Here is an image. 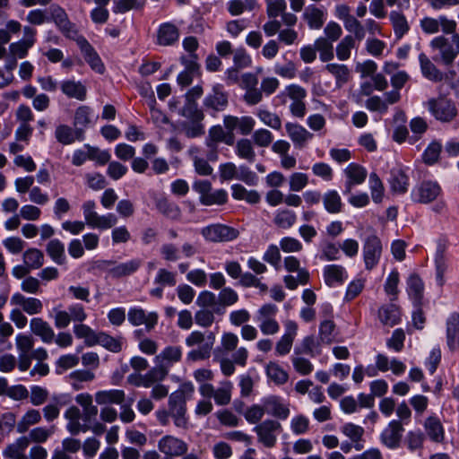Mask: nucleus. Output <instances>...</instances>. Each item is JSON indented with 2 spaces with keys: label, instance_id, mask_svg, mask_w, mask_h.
I'll return each instance as SVG.
<instances>
[{
  "label": "nucleus",
  "instance_id": "obj_35",
  "mask_svg": "<svg viewBox=\"0 0 459 459\" xmlns=\"http://www.w3.org/2000/svg\"><path fill=\"white\" fill-rule=\"evenodd\" d=\"M182 357V349L179 346H168L154 358V362L164 365L167 368L178 362Z\"/></svg>",
  "mask_w": 459,
  "mask_h": 459
},
{
  "label": "nucleus",
  "instance_id": "obj_44",
  "mask_svg": "<svg viewBox=\"0 0 459 459\" xmlns=\"http://www.w3.org/2000/svg\"><path fill=\"white\" fill-rule=\"evenodd\" d=\"M125 392L118 389L99 391L95 394V401L98 404H121L125 400Z\"/></svg>",
  "mask_w": 459,
  "mask_h": 459
},
{
  "label": "nucleus",
  "instance_id": "obj_4",
  "mask_svg": "<svg viewBox=\"0 0 459 459\" xmlns=\"http://www.w3.org/2000/svg\"><path fill=\"white\" fill-rule=\"evenodd\" d=\"M307 98V91L299 84H290L284 88L276 97L281 104L287 102V99L291 100L290 111L292 116L303 118L306 115L307 108L305 99Z\"/></svg>",
  "mask_w": 459,
  "mask_h": 459
},
{
  "label": "nucleus",
  "instance_id": "obj_30",
  "mask_svg": "<svg viewBox=\"0 0 459 459\" xmlns=\"http://www.w3.org/2000/svg\"><path fill=\"white\" fill-rule=\"evenodd\" d=\"M265 412L276 418L285 420L290 415V409L282 400L274 395L268 396L263 400Z\"/></svg>",
  "mask_w": 459,
  "mask_h": 459
},
{
  "label": "nucleus",
  "instance_id": "obj_52",
  "mask_svg": "<svg viewBox=\"0 0 459 459\" xmlns=\"http://www.w3.org/2000/svg\"><path fill=\"white\" fill-rule=\"evenodd\" d=\"M235 152L238 158L246 160L249 163H253L255 160V152L249 139L242 138L238 140L235 146Z\"/></svg>",
  "mask_w": 459,
  "mask_h": 459
},
{
  "label": "nucleus",
  "instance_id": "obj_2",
  "mask_svg": "<svg viewBox=\"0 0 459 459\" xmlns=\"http://www.w3.org/2000/svg\"><path fill=\"white\" fill-rule=\"evenodd\" d=\"M155 417L160 426H169L171 419L177 428L188 429L189 420L186 414V403L178 399L177 395H169L168 409H158L155 411Z\"/></svg>",
  "mask_w": 459,
  "mask_h": 459
},
{
  "label": "nucleus",
  "instance_id": "obj_63",
  "mask_svg": "<svg viewBox=\"0 0 459 459\" xmlns=\"http://www.w3.org/2000/svg\"><path fill=\"white\" fill-rule=\"evenodd\" d=\"M232 389L233 385L231 382H221L220 387L215 389V393L213 394L215 403L221 406L229 404L231 400Z\"/></svg>",
  "mask_w": 459,
  "mask_h": 459
},
{
  "label": "nucleus",
  "instance_id": "obj_54",
  "mask_svg": "<svg viewBox=\"0 0 459 459\" xmlns=\"http://www.w3.org/2000/svg\"><path fill=\"white\" fill-rule=\"evenodd\" d=\"M368 187L372 201L375 204H381L385 197V186L380 178L374 172L369 175Z\"/></svg>",
  "mask_w": 459,
  "mask_h": 459
},
{
  "label": "nucleus",
  "instance_id": "obj_31",
  "mask_svg": "<svg viewBox=\"0 0 459 459\" xmlns=\"http://www.w3.org/2000/svg\"><path fill=\"white\" fill-rule=\"evenodd\" d=\"M30 329L44 343H51L55 339V332L51 325L40 317H33L30 321Z\"/></svg>",
  "mask_w": 459,
  "mask_h": 459
},
{
  "label": "nucleus",
  "instance_id": "obj_5",
  "mask_svg": "<svg viewBox=\"0 0 459 459\" xmlns=\"http://www.w3.org/2000/svg\"><path fill=\"white\" fill-rule=\"evenodd\" d=\"M425 107L435 119L441 123L452 122L458 114L455 103L444 96L428 100Z\"/></svg>",
  "mask_w": 459,
  "mask_h": 459
},
{
  "label": "nucleus",
  "instance_id": "obj_43",
  "mask_svg": "<svg viewBox=\"0 0 459 459\" xmlns=\"http://www.w3.org/2000/svg\"><path fill=\"white\" fill-rule=\"evenodd\" d=\"M46 252L51 260L56 264L62 265L66 262L64 243L57 239H51L46 246Z\"/></svg>",
  "mask_w": 459,
  "mask_h": 459
},
{
  "label": "nucleus",
  "instance_id": "obj_11",
  "mask_svg": "<svg viewBox=\"0 0 459 459\" xmlns=\"http://www.w3.org/2000/svg\"><path fill=\"white\" fill-rule=\"evenodd\" d=\"M448 248L447 240L439 238L436 241V251L434 255L436 282L443 287L446 282L445 275L449 270V261L446 254Z\"/></svg>",
  "mask_w": 459,
  "mask_h": 459
},
{
  "label": "nucleus",
  "instance_id": "obj_39",
  "mask_svg": "<svg viewBox=\"0 0 459 459\" xmlns=\"http://www.w3.org/2000/svg\"><path fill=\"white\" fill-rule=\"evenodd\" d=\"M388 182L391 190L395 194L403 195L408 190L409 178L400 168H395L391 170Z\"/></svg>",
  "mask_w": 459,
  "mask_h": 459
},
{
  "label": "nucleus",
  "instance_id": "obj_34",
  "mask_svg": "<svg viewBox=\"0 0 459 459\" xmlns=\"http://www.w3.org/2000/svg\"><path fill=\"white\" fill-rule=\"evenodd\" d=\"M406 290L414 306H420L424 293V283L419 275L411 274L409 276Z\"/></svg>",
  "mask_w": 459,
  "mask_h": 459
},
{
  "label": "nucleus",
  "instance_id": "obj_25",
  "mask_svg": "<svg viewBox=\"0 0 459 459\" xmlns=\"http://www.w3.org/2000/svg\"><path fill=\"white\" fill-rule=\"evenodd\" d=\"M179 30L171 22L161 23L157 30L156 44L161 47H170L178 43Z\"/></svg>",
  "mask_w": 459,
  "mask_h": 459
},
{
  "label": "nucleus",
  "instance_id": "obj_9",
  "mask_svg": "<svg viewBox=\"0 0 459 459\" xmlns=\"http://www.w3.org/2000/svg\"><path fill=\"white\" fill-rule=\"evenodd\" d=\"M142 264L143 260L140 258H133L119 264H116L112 260H101L99 262V267L106 271L113 278L129 276L137 272Z\"/></svg>",
  "mask_w": 459,
  "mask_h": 459
},
{
  "label": "nucleus",
  "instance_id": "obj_26",
  "mask_svg": "<svg viewBox=\"0 0 459 459\" xmlns=\"http://www.w3.org/2000/svg\"><path fill=\"white\" fill-rule=\"evenodd\" d=\"M11 303L20 307L23 312L30 316L39 314L43 309V304L40 299L26 297L20 292L13 294Z\"/></svg>",
  "mask_w": 459,
  "mask_h": 459
},
{
  "label": "nucleus",
  "instance_id": "obj_22",
  "mask_svg": "<svg viewBox=\"0 0 459 459\" xmlns=\"http://www.w3.org/2000/svg\"><path fill=\"white\" fill-rule=\"evenodd\" d=\"M76 42L80 50L84 57V60L89 64L91 68L99 74H103L105 66L95 49L88 42L84 37H78Z\"/></svg>",
  "mask_w": 459,
  "mask_h": 459
},
{
  "label": "nucleus",
  "instance_id": "obj_6",
  "mask_svg": "<svg viewBox=\"0 0 459 459\" xmlns=\"http://www.w3.org/2000/svg\"><path fill=\"white\" fill-rule=\"evenodd\" d=\"M278 310V307L272 303H265L257 309L255 320L263 334L274 335L279 333L280 324L276 320Z\"/></svg>",
  "mask_w": 459,
  "mask_h": 459
},
{
  "label": "nucleus",
  "instance_id": "obj_48",
  "mask_svg": "<svg viewBox=\"0 0 459 459\" xmlns=\"http://www.w3.org/2000/svg\"><path fill=\"white\" fill-rule=\"evenodd\" d=\"M75 402L82 407L83 420L89 421L98 414V408L92 404V396L88 393H82L75 396Z\"/></svg>",
  "mask_w": 459,
  "mask_h": 459
},
{
  "label": "nucleus",
  "instance_id": "obj_16",
  "mask_svg": "<svg viewBox=\"0 0 459 459\" xmlns=\"http://www.w3.org/2000/svg\"><path fill=\"white\" fill-rule=\"evenodd\" d=\"M37 30L30 26L23 27V38L9 45L8 50L12 56L17 59L25 58L28 56L30 48L36 43Z\"/></svg>",
  "mask_w": 459,
  "mask_h": 459
},
{
  "label": "nucleus",
  "instance_id": "obj_64",
  "mask_svg": "<svg viewBox=\"0 0 459 459\" xmlns=\"http://www.w3.org/2000/svg\"><path fill=\"white\" fill-rule=\"evenodd\" d=\"M179 114L191 122H201L204 119V113L198 108L196 101L186 100L184 107L179 110Z\"/></svg>",
  "mask_w": 459,
  "mask_h": 459
},
{
  "label": "nucleus",
  "instance_id": "obj_27",
  "mask_svg": "<svg viewBox=\"0 0 459 459\" xmlns=\"http://www.w3.org/2000/svg\"><path fill=\"white\" fill-rule=\"evenodd\" d=\"M285 128L288 136L297 148H304L313 139V134L299 124L288 122Z\"/></svg>",
  "mask_w": 459,
  "mask_h": 459
},
{
  "label": "nucleus",
  "instance_id": "obj_59",
  "mask_svg": "<svg viewBox=\"0 0 459 459\" xmlns=\"http://www.w3.org/2000/svg\"><path fill=\"white\" fill-rule=\"evenodd\" d=\"M390 21L394 28L396 38L401 39L409 30V24L406 17L397 11L390 13Z\"/></svg>",
  "mask_w": 459,
  "mask_h": 459
},
{
  "label": "nucleus",
  "instance_id": "obj_28",
  "mask_svg": "<svg viewBox=\"0 0 459 459\" xmlns=\"http://www.w3.org/2000/svg\"><path fill=\"white\" fill-rule=\"evenodd\" d=\"M446 344L450 351L459 348V313H451L446 321Z\"/></svg>",
  "mask_w": 459,
  "mask_h": 459
},
{
  "label": "nucleus",
  "instance_id": "obj_58",
  "mask_svg": "<svg viewBox=\"0 0 459 459\" xmlns=\"http://www.w3.org/2000/svg\"><path fill=\"white\" fill-rule=\"evenodd\" d=\"M325 69L335 78L338 86L343 85L349 80L350 70L345 65L331 63Z\"/></svg>",
  "mask_w": 459,
  "mask_h": 459
},
{
  "label": "nucleus",
  "instance_id": "obj_7",
  "mask_svg": "<svg viewBox=\"0 0 459 459\" xmlns=\"http://www.w3.org/2000/svg\"><path fill=\"white\" fill-rule=\"evenodd\" d=\"M429 48L438 52V55L433 56V61L445 65H452L459 55L453 41L442 35L433 38L429 42Z\"/></svg>",
  "mask_w": 459,
  "mask_h": 459
},
{
  "label": "nucleus",
  "instance_id": "obj_32",
  "mask_svg": "<svg viewBox=\"0 0 459 459\" xmlns=\"http://www.w3.org/2000/svg\"><path fill=\"white\" fill-rule=\"evenodd\" d=\"M344 173L348 178L345 183V193H350L354 186L362 184L367 178L366 169L356 163L349 164Z\"/></svg>",
  "mask_w": 459,
  "mask_h": 459
},
{
  "label": "nucleus",
  "instance_id": "obj_42",
  "mask_svg": "<svg viewBox=\"0 0 459 459\" xmlns=\"http://www.w3.org/2000/svg\"><path fill=\"white\" fill-rule=\"evenodd\" d=\"M323 204L325 211L332 214L339 213L342 211L343 204L340 194L333 189L327 190L323 195Z\"/></svg>",
  "mask_w": 459,
  "mask_h": 459
},
{
  "label": "nucleus",
  "instance_id": "obj_50",
  "mask_svg": "<svg viewBox=\"0 0 459 459\" xmlns=\"http://www.w3.org/2000/svg\"><path fill=\"white\" fill-rule=\"evenodd\" d=\"M297 221L295 212L288 209H279L275 212L273 223L281 229H290Z\"/></svg>",
  "mask_w": 459,
  "mask_h": 459
},
{
  "label": "nucleus",
  "instance_id": "obj_13",
  "mask_svg": "<svg viewBox=\"0 0 459 459\" xmlns=\"http://www.w3.org/2000/svg\"><path fill=\"white\" fill-rule=\"evenodd\" d=\"M457 23L455 20L448 19L446 15L437 18L426 16L420 21V27L426 34H436L441 30L445 34L455 32Z\"/></svg>",
  "mask_w": 459,
  "mask_h": 459
},
{
  "label": "nucleus",
  "instance_id": "obj_46",
  "mask_svg": "<svg viewBox=\"0 0 459 459\" xmlns=\"http://www.w3.org/2000/svg\"><path fill=\"white\" fill-rule=\"evenodd\" d=\"M284 268L289 273H298L300 285H306L309 281V273L300 267L299 260L293 255H288L283 260Z\"/></svg>",
  "mask_w": 459,
  "mask_h": 459
},
{
  "label": "nucleus",
  "instance_id": "obj_18",
  "mask_svg": "<svg viewBox=\"0 0 459 459\" xmlns=\"http://www.w3.org/2000/svg\"><path fill=\"white\" fill-rule=\"evenodd\" d=\"M404 429L397 420H391L380 434L381 443L389 449L400 446Z\"/></svg>",
  "mask_w": 459,
  "mask_h": 459
},
{
  "label": "nucleus",
  "instance_id": "obj_8",
  "mask_svg": "<svg viewBox=\"0 0 459 459\" xmlns=\"http://www.w3.org/2000/svg\"><path fill=\"white\" fill-rule=\"evenodd\" d=\"M383 253L381 239L375 234L368 236L362 244V257L365 269L372 271L380 262Z\"/></svg>",
  "mask_w": 459,
  "mask_h": 459
},
{
  "label": "nucleus",
  "instance_id": "obj_53",
  "mask_svg": "<svg viewBox=\"0 0 459 459\" xmlns=\"http://www.w3.org/2000/svg\"><path fill=\"white\" fill-rule=\"evenodd\" d=\"M41 419L42 417L39 411L35 409L28 410L17 423V432H26L30 426L39 423L41 421Z\"/></svg>",
  "mask_w": 459,
  "mask_h": 459
},
{
  "label": "nucleus",
  "instance_id": "obj_21",
  "mask_svg": "<svg viewBox=\"0 0 459 459\" xmlns=\"http://www.w3.org/2000/svg\"><path fill=\"white\" fill-rule=\"evenodd\" d=\"M128 321L134 326L144 325L145 329L152 331L158 323V314L156 312L147 313L142 307H134L129 309L127 314Z\"/></svg>",
  "mask_w": 459,
  "mask_h": 459
},
{
  "label": "nucleus",
  "instance_id": "obj_10",
  "mask_svg": "<svg viewBox=\"0 0 459 459\" xmlns=\"http://www.w3.org/2000/svg\"><path fill=\"white\" fill-rule=\"evenodd\" d=\"M201 235L208 242H230L238 237L239 231L233 227L215 223L204 227L201 230Z\"/></svg>",
  "mask_w": 459,
  "mask_h": 459
},
{
  "label": "nucleus",
  "instance_id": "obj_47",
  "mask_svg": "<svg viewBox=\"0 0 459 459\" xmlns=\"http://www.w3.org/2000/svg\"><path fill=\"white\" fill-rule=\"evenodd\" d=\"M357 39L352 35H346L336 45L335 52L338 60L346 61L351 56V50L356 48Z\"/></svg>",
  "mask_w": 459,
  "mask_h": 459
},
{
  "label": "nucleus",
  "instance_id": "obj_12",
  "mask_svg": "<svg viewBox=\"0 0 459 459\" xmlns=\"http://www.w3.org/2000/svg\"><path fill=\"white\" fill-rule=\"evenodd\" d=\"M157 447L165 458L172 459L181 457L188 451V445L185 440L169 434L158 440Z\"/></svg>",
  "mask_w": 459,
  "mask_h": 459
},
{
  "label": "nucleus",
  "instance_id": "obj_1",
  "mask_svg": "<svg viewBox=\"0 0 459 459\" xmlns=\"http://www.w3.org/2000/svg\"><path fill=\"white\" fill-rule=\"evenodd\" d=\"M96 203L93 200H87L82 204L84 221H65L62 223V229L73 235H78L82 232L87 224L91 229L101 230L113 228L117 223V218L114 213H106L100 215L96 212Z\"/></svg>",
  "mask_w": 459,
  "mask_h": 459
},
{
  "label": "nucleus",
  "instance_id": "obj_45",
  "mask_svg": "<svg viewBox=\"0 0 459 459\" xmlns=\"http://www.w3.org/2000/svg\"><path fill=\"white\" fill-rule=\"evenodd\" d=\"M155 205L157 210L169 219L178 220L181 216V210L178 205L167 197L157 198Z\"/></svg>",
  "mask_w": 459,
  "mask_h": 459
},
{
  "label": "nucleus",
  "instance_id": "obj_23",
  "mask_svg": "<svg viewBox=\"0 0 459 459\" xmlns=\"http://www.w3.org/2000/svg\"><path fill=\"white\" fill-rule=\"evenodd\" d=\"M323 278L328 287H336L343 284L348 279V273L341 264H327L323 268Z\"/></svg>",
  "mask_w": 459,
  "mask_h": 459
},
{
  "label": "nucleus",
  "instance_id": "obj_61",
  "mask_svg": "<svg viewBox=\"0 0 459 459\" xmlns=\"http://www.w3.org/2000/svg\"><path fill=\"white\" fill-rule=\"evenodd\" d=\"M256 7L255 0H230L227 9L233 16L242 14L245 11H252Z\"/></svg>",
  "mask_w": 459,
  "mask_h": 459
},
{
  "label": "nucleus",
  "instance_id": "obj_14",
  "mask_svg": "<svg viewBox=\"0 0 459 459\" xmlns=\"http://www.w3.org/2000/svg\"><path fill=\"white\" fill-rule=\"evenodd\" d=\"M442 194V188L437 181L425 180L417 185L411 193V200L420 204H429Z\"/></svg>",
  "mask_w": 459,
  "mask_h": 459
},
{
  "label": "nucleus",
  "instance_id": "obj_62",
  "mask_svg": "<svg viewBox=\"0 0 459 459\" xmlns=\"http://www.w3.org/2000/svg\"><path fill=\"white\" fill-rule=\"evenodd\" d=\"M442 151V143L440 141L434 140L432 141L425 149L422 154V160L427 165H434L436 164L440 157V153Z\"/></svg>",
  "mask_w": 459,
  "mask_h": 459
},
{
  "label": "nucleus",
  "instance_id": "obj_3",
  "mask_svg": "<svg viewBox=\"0 0 459 459\" xmlns=\"http://www.w3.org/2000/svg\"><path fill=\"white\" fill-rule=\"evenodd\" d=\"M187 347L197 346L196 349L191 350L186 359L191 361H198L209 359L215 343V334L212 332H191L185 340Z\"/></svg>",
  "mask_w": 459,
  "mask_h": 459
},
{
  "label": "nucleus",
  "instance_id": "obj_20",
  "mask_svg": "<svg viewBox=\"0 0 459 459\" xmlns=\"http://www.w3.org/2000/svg\"><path fill=\"white\" fill-rule=\"evenodd\" d=\"M51 15L55 24L65 37L74 40L80 37L75 25L70 22L64 8L58 5L54 6Z\"/></svg>",
  "mask_w": 459,
  "mask_h": 459
},
{
  "label": "nucleus",
  "instance_id": "obj_17",
  "mask_svg": "<svg viewBox=\"0 0 459 459\" xmlns=\"http://www.w3.org/2000/svg\"><path fill=\"white\" fill-rule=\"evenodd\" d=\"M284 333L279 339L275 346V352L279 356L288 354L292 347L293 342L298 334V324L290 319L283 322Z\"/></svg>",
  "mask_w": 459,
  "mask_h": 459
},
{
  "label": "nucleus",
  "instance_id": "obj_51",
  "mask_svg": "<svg viewBox=\"0 0 459 459\" xmlns=\"http://www.w3.org/2000/svg\"><path fill=\"white\" fill-rule=\"evenodd\" d=\"M28 446L29 439L27 437H20L13 443L6 446L3 451V455L5 459H16L26 450Z\"/></svg>",
  "mask_w": 459,
  "mask_h": 459
},
{
  "label": "nucleus",
  "instance_id": "obj_41",
  "mask_svg": "<svg viewBox=\"0 0 459 459\" xmlns=\"http://www.w3.org/2000/svg\"><path fill=\"white\" fill-rule=\"evenodd\" d=\"M424 427L427 435L432 441L440 443L444 440L445 430L438 418L435 416L427 418L424 423Z\"/></svg>",
  "mask_w": 459,
  "mask_h": 459
},
{
  "label": "nucleus",
  "instance_id": "obj_60",
  "mask_svg": "<svg viewBox=\"0 0 459 459\" xmlns=\"http://www.w3.org/2000/svg\"><path fill=\"white\" fill-rule=\"evenodd\" d=\"M255 114L264 125L274 130L281 129V119L276 113L271 112L267 108H260Z\"/></svg>",
  "mask_w": 459,
  "mask_h": 459
},
{
  "label": "nucleus",
  "instance_id": "obj_15",
  "mask_svg": "<svg viewBox=\"0 0 459 459\" xmlns=\"http://www.w3.org/2000/svg\"><path fill=\"white\" fill-rule=\"evenodd\" d=\"M257 439L265 447H273L281 431V425L277 420H265L254 428Z\"/></svg>",
  "mask_w": 459,
  "mask_h": 459
},
{
  "label": "nucleus",
  "instance_id": "obj_24",
  "mask_svg": "<svg viewBox=\"0 0 459 459\" xmlns=\"http://www.w3.org/2000/svg\"><path fill=\"white\" fill-rule=\"evenodd\" d=\"M303 20L310 30H320L327 18V13L323 7L315 4L307 5L302 14Z\"/></svg>",
  "mask_w": 459,
  "mask_h": 459
},
{
  "label": "nucleus",
  "instance_id": "obj_29",
  "mask_svg": "<svg viewBox=\"0 0 459 459\" xmlns=\"http://www.w3.org/2000/svg\"><path fill=\"white\" fill-rule=\"evenodd\" d=\"M419 63L421 74L424 78L433 82L443 81L444 73L436 66L433 61L425 53L422 52L419 55Z\"/></svg>",
  "mask_w": 459,
  "mask_h": 459
},
{
  "label": "nucleus",
  "instance_id": "obj_37",
  "mask_svg": "<svg viewBox=\"0 0 459 459\" xmlns=\"http://www.w3.org/2000/svg\"><path fill=\"white\" fill-rule=\"evenodd\" d=\"M60 89L68 98L81 101L84 100L87 96L86 87L80 81L65 80L61 82Z\"/></svg>",
  "mask_w": 459,
  "mask_h": 459
},
{
  "label": "nucleus",
  "instance_id": "obj_40",
  "mask_svg": "<svg viewBox=\"0 0 459 459\" xmlns=\"http://www.w3.org/2000/svg\"><path fill=\"white\" fill-rule=\"evenodd\" d=\"M189 155L193 161L195 171L200 176L212 175L213 169L208 163V158L204 159L198 147H191L189 149Z\"/></svg>",
  "mask_w": 459,
  "mask_h": 459
},
{
  "label": "nucleus",
  "instance_id": "obj_33",
  "mask_svg": "<svg viewBox=\"0 0 459 459\" xmlns=\"http://www.w3.org/2000/svg\"><path fill=\"white\" fill-rule=\"evenodd\" d=\"M340 429L341 432L352 442L356 451H361L364 448L365 441L363 437L365 430L361 426L349 422L343 424Z\"/></svg>",
  "mask_w": 459,
  "mask_h": 459
},
{
  "label": "nucleus",
  "instance_id": "obj_56",
  "mask_svg": "<svg viewBox=\"0 0 459 459\" xmlns=\"http://www.w3.org/2000/svg\"><path fill=\"white\" fill-rule=\"evenodd\" d=\"M75 336L79 339H83L87 346L96 345V339L98 333L91 329L89 325L84 324H74L73 327Z\"/></svg>",
  "mask_w": 459,
  "mask_h": 459
},
{
  "label": "nucleus",
  "instance_id": "obj_19",
  "mask_svg": "<svg viewBox=\"0 0 459 459\" xmlns=\"http://www.w3.org/2000/svg\"><path fill=\"white\" fill-rule=\"evenodd\" d=\"M228 103V94L220 83L214 84L211 91L204 99V108L215 112L223 111L227 108Z\"/></svg>",
  "mask_w": 459,
  "mask_h": 459
},
{
  "label": "nucleus",
  "instance_id": "obj_38",
  "mask_svg": "<svg viewBox=\"0 0 459 459\" xmlns=\"http://www.w3.org/2000/svg\"><path fill=\"white\" fill-rule=\"evenodd\" d=\"M378 318L383 325L393 327L401 322L400 307L394 304L382 306L378 309Z\"/></svg>",
  "mask_w": 459,
  "mask_h": 459
},
{
  "label": "nucleus",
  "instance_id": "obj_49",
  "mask_svg": "<svg viewBox=\"0 0 459 459\" xmlns=\"http://www.w3.org/2000/svg\"><path fill=\"white\" fill-rule=\"evenodd\" d=\"M22 261L30 270H37L44 264V254L36 247H30L23 252Z\"/></svg>",
  "mask_w": 459,
  "mask_h": 459
},
{
  "label": "nucleus",
  "instance_id": "obj_57",
  "mask_svg": "<svg viewBox=\"0 0 459 459\" xmlns=\"http://www.w3.org/2000/svg\"><path fill=\"white\" fill-rule=\"evenodd\" d=\"M333 41L323 37H319L315 40V47L316 52L319 53V57L322 62L331 61L334 57Z\"/></svg>",
  "mask_w": 459,
  "mask_h": 459
},
{
  "label": "nucleus",
  "instance_id": "obj_55",
  "mask_svg": "<svg viewBox=\"0 0 459 459\" xmlns=\"http://www.w3.org/2000/svg\"><path fill=\"white\" fill-rule=\"evenodd\" d=\"M123 340L124 339L122 337L115 338L104 332H100L98 333L96 344L101 345L109 351L119 352L122 350Z\"/></svg>",
  "mask_w": 459,
  "mask_h": 459
},
{
  "label": "nucleus",
  "instance_id": "obj_36",
  "mask_svg": "<svg viewBox=\"0 0 459 459\" xmlns=\"http://www.w3.org/2000/svg\"><path fill=\"white\" fill-rule=\"evenodd\" d=\"M225 132L221 126H214L209 130V137L206 140V145L209 148L207 158L210 161L218 160L217 143L224 140Z\"/></svg>",
  "mask_w": 459,
  "mask_h": 459
}]
</instances>
